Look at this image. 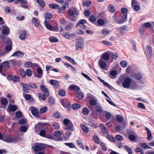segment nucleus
I'll return each instance as SVG.
<instances>
[{
    "label": "nucleus",
    "instance_id": "f257e3e1",
    "mask_svg": "<svg viewBox=\"0 0 154 154\" xmlns=\"http://www.w3.org/2000/svg\"><path fill=\"white\" fill-rule=\"evenodd\" d=\"M10 64L9 61H6L0 65V73L3 75L5 76L7 75V73L5 71L10 68Z\"/></svg>",
    "mask_w": 154,
    "mask_h": 154
},
{
    "label": "nucleus",
    "instance_id": "f03ea898",
    "mask_svg": "<svg viewBox=\"0 0 154 154\" xmlns=\"http://www.w3.org/2000/svg\"><path fill=\"white\" fill-rule=\"evenodd\" d=\"M68 14L70 17H72L70 18V19L75 21L77 19V16L79 14V11L75 7H72L69 9Z\"/></svg>",
    "mask_w": 154,
    "mask_h": 154
},
{
    "label": "nucleus",
    "instance_id": "7ed1b4c3",
    "mask_svg": "<svg viewBox=\"0 0 154 154\" xmlns=\"http://www.w3.org/2000/svg\"><path fill=\"white\" fill-rule=\"evenodd\" d=\"M47 146V145L44 144L35 143L33 144L32 149L34 152H37L45 149Z\"/></svg>",
    "mask_w": 154,
    "mask_h": 154
},
{
    "label": "nucleus",
    "instance_id": "20e7f679",
    "mask_svg": "<svg viewBox=\"0 0 154 154\" xmlns=\"http://www.w3.org/2000/svg\"><path fill=\"white\" fill-rule=\"evenodd\" d=\"M84 40L81 38L76 40L75 43L76 48L77 51L82 50L84 47Z\"/></svg>",
    "mask_w": 154,
    "mask_h": 154
},
{
    "label": "nucleus",
    "instance_id": "39448f33",
    "mask_svg": "<svg viewBox=\"0 0 154 154\" xmlns=\"http://www.w3.org/2000/svg\"><path fill=\"white\" fill-rule=\"evenodd\" d=\"M2 140L5 142L8 143H13L17 141V139L11 135H8L6 137L3 138Z\"/></svg>",
    "mask_w": 154,
    "mask_h": 154
},
{
    "label": "nucleus",
    "instance_id": "423d86ee",
    "mask_svg": "<svg viewBox=\"0 0 154 154\" xmlns=\"http://www.w3.org/2000/svg\"><path fill=\"white\" fill-rule=\"evenodd\" d=\"M131 82V79L130 78H125L124 82L122 83V86L126 88H129Z\"/></svg>",
    "mask_w": 154,
    "mask_h": 154
},
{
    "label": "nucleus",
    "instance_id": "0eeeda50",
    "mask_svg": "<svg viewBox=\"0 0 154 154\" xmlns=\"http://www.w3.org/2000/svg\"><path fill=\"white\" fill-rule=\"evenodd\" d=\"M98 65L102 69L104 70H107V64L105 60L103 58L99 59L98 61Z\"/></svg>",
    "mask_w": 154,
    "mask_h": 154
},
{
    "label": "nucleus",
    "instance_id": "6e6552de",
    "mask_svg": "<svg viewBox=\"0 0 154 154\" xmlns=\"http://www.w3.org/2000/svg\"><path fill=\"white\" fill-rule=\"evenodd\" d=\"M21 4V6L24 8H28V5H27L28 2L26 0H17L14 1V3L17 4L18 2Z\"/></svg>",
    "mask_w": 154,
    "mask_h": 154
},
{
    "label": "nucleus",
    "instance_id": "1a4fd4ad",
    "mask_svg": "<svg viewBox=\"0 0 154 154\" xmlns=\"http://www.w3.org/2000/svg\"><path fill=\"white\" fill-rule=\"evenodd\" d=\"M8 80L12 81L13 82H17L20 80V78L18 76H13L11 75H9L7 77Z\"/></svg>",
    "mask_w": 154,
    "mask_h": 154
},
{
    "label": "nucleus",
    "instance_id": "9d476101",
    "mask_svg": "<svg viewBox=\"0 0 154 154\" xmlns=\"http://www.w3.org/2000/svg\"><path fill=\"white\" fill-rule=\"evenodd\" d=\"M87 23L86 20L84 19L81 20L77 24V27H79L82 29H85L86 28V26L85 25V23Z\"/></svg>",
    "mask_w": 154,
    "mask_h": 154
},
{
    "label": "nucleus",
    "instance_id": "9b49d317",
    "mask_svg": "<svg viewBox=\"0 0 154 154\" xmlns=\"http://www.w3.org/2000/svg\"><path fill=\"white\" fill-rule=\"evenodd\" d=\"M40 88L43 93L45 94L47 97L49 96V92L48 89L45 85H41Z\"/></svg>",
    "mask_w": 154,
    "mask_h": 154
},
{
    "label": "nucleus",
    "instance_id": "f8f14e48",
    "mask_svg": "<svg viewBox=\"0 0 154 154\" xmlns=\"http://www.w3.org/2000/svg\"><path fill=\"white\" fill-rule=\"evenodd\" d=\"M146 50L147 54V57L149 59L150 58L152 54V50L150 46L149 45H146Z\"/></svg>",
    "mask_w": 154,
    "mask_h": 154
},
{
    "label": "nucleus",
    "instance_id": "ddd939ff",
    "mask_svg": "<svg viewBox=\"0 0 154 154\" xmlns=\"http://www.w3.org/2000/svg\"><path fill=\"white\" fill-rule=\"evenodd\" d=\"M10 31L9 28L7 26L4 25L2 26V32L3 34L7 35L9 34Z\"/></svg>",
    "mask_w": 154,
    "mask_h": 154
},
{
    "label": "nucleus",
    "instance_id": "4468645a",
    "mask_svg": "<svg viewBox=\"0 0 154 154\" xmlns=\"http://www.w3.org/2000/svg\"><path fill=\"white\" fill-rule=\"evenodd\" d=\"M20 85L22 87V90L23 92L26 93H28L29 92V90L28 88L29 87L27 84L21 83Z\"/></svg>",
    "mask_w": 154,
    "mask_h": 154
},
{
    "label": "nucleus",
    "instance_id": "2eb2a0df",
    "mask_svg": "<svg viewBox=\"0 0 154 154\" xmlns=\"http://www.w3.org/2000/svg\"><path fill=\"white\" fill-rule=\"evenodd\" d=\"M35 76L38 78H41L43 76V71L40 67H38L37 69V73L34 74Z\"/></svg>",
    "mask_w": 154,
    "mask_h": 154
},
{
    "label": "nucleus",
    "instance_id": "dca6fc26",
    "mask_svg": "<svg viewBox=\"0 0 154 154\" xmlns=\"http://www.w3.org/2000/svg\"><path fill=\"white\" fill-rule=\"evenodd\" d=\"M39 135L42 137H45L47 138L50 139H53V137L51 134H49V135H46V133L45 131L44 130H41L39 132Z\"/></svg>",
    "mask_w": 154,
    "mask_h": 154
},
{
    "label": "nucleus",
    "instance_id": "f3484780",
    "mask_svg": "<svg viewBox=\"0 0 154 154\" xmlns=\"http://www.w3.org/2000/svg\"><path fill=\"white\" fill-rule=\"evenodd\" d=\"M11 64L14 66H18L22 65V62L20 61L15 59H13L9 61Z\"/></svg>",
    "mask_w": 154,
    "mask_h": 154
},
{
    "label": "nucleus",
    "instance_id": "a211bd4d",
    "mask_svg": "<svg viewBox=\"0 0 154 154\" xmlns=\"http://www.w3.org/2000/svg\"><path fill=\"white\" fill-rule=\"evenodd\" d=\"M30 109L32 115L36 117L38 116V113L37 109L35 107H30Z\"/></svg>",
    "mask_w": 154,
    "mask_h": 154
},
{
    "label": "nucleus",
    "instance_id": "6ab92c4d",
    "mask_svg": "<svg viewBox=\"0 0 154 154\" xmlns=\"http://www.w3.org/2000/svg\"><path fill=\"white\" fill-rule=\"evenodd\" d=\"M63 36L67 39H72L73 37L75 36V35L74 34L66 32L63 33Z\"/></svg>",
    "mask_w": 154,
    "mask_h": 154
},
{
    "label": "nucleus",
    "instance_id": "aec40b11",
    "mask_svg": "<svg viewBox=\"0 0 154 154\" xmlns=\"http://www.w3.org/2000/svg\"><path fill=\"white\" fill-rule=\"evenodd\" d=\"M122 20H120V19H117L116 20H115V22L119 24L122 23L125 21L127 19V15H126L124 17H122Z\"/></svg>",
    "mask_w": 154,
    "mask_h": 154
},
{
    "label": "nucleus",
    "instance_id": "412c9836",
    "mask_svg": "<svg viewBox=\"0 0 154 154\" xmlns=\"http://www.w3.org/2000/svg\"><path fill=\"white\" fill-rule=\"evenodd\" d=\"M8 109L10 111L15 112L17 109V107L16 105L10 104L8 105Z\"/></svg>",
    "mask_w": 154,
    "mask_h": 154
},
{
    "label": "nucleus",
    "instance_id": "4be33fe9",
    "mask_svg": "<svg viewBox=\"0 0 154 154\" xmlns=\"http://www.w3.org/2000/svg\"><path fill=\"white\" fill-rule=\"evenodd\" d=\"M64 129L65 130H69L72 131H73L74 130L73 128V125L71 122L67 125H66L64 128Z\"/></svg>",
    "mask_w": 154,
    "mask_h": 154
},
{
    "label": "nucleus",
    "instance_id": "5701e85b",
    "mask_svg": "<svg viewBox=\"0 0 154 154\" xmlns=\"http://www.w3.org/2000/svg\"><path fill=\"white\" fill-rule=\"evenodd\" d=\"M137 85L136 82L134 81H132L130 85V88L131 89H135L137 88Z\"/></svg>",
    "mask_w": 154,
    "mask_h": 154
},
{
    "label": "nucleus",
    "instance_id": "b1692460",
    "mask_svg": "<svg viewBox=\"0 0 154 154\" xmlns=\"http://www.w3.org/2000/svg\"><path fill=\"white\" fill-rule=\"evenodd\" d=\"M69 88L73 90L74 91H78L80 90V88L78 86L74 84L70 85Z\"/></svg>",
    "mask_w": 154,
    "mask_h": 154
},
{
    "label": "nucleus",
    "instance_id": "393cba45",
    "mask_svg": "<svg viewBox=\"0 0 154 154\" xmlns=\"http://www.w3.org/2000/svg\"><path fill=\"white\" fill-rule=\"evenodd\" d=\"M95 109L96 110V112L97 113V114L98 116H100L103 111L101 107L97 105L96 106Z\"/></svg>",
    "mask_w": 154,
    "mask_h": 154
},
{
    "label": "nucleus",
    "instance_id": "a878e982",
    "mask_svg": "<svg viewBox=\"0 0 154 154\" xmlns=\"http://www.w3.org/2000/svg\"><path fill=\"white\" fill-rule=\"evenodd\" d=\"M145 129L147 133V138L149 140H151V138L152 137V135L149 129L146 127H145Z\"/></svg>",
    "mask_w": 154,
    "mask_h": 154
},
{
    "label": "nucleus",
    "instance_id": "bb28decb",
    "mask_svg": "<svg viewBox=\"0 0 154 154\" xmlns=\"http://www.w3.org/2000/svg\"><path fill=\"white\" fill-rule=\"evenodd\" d=\"M23 55L24 54L22 52L17 51L15 52L11 56H17L19 57L23 56Z\"/></svg>",
    "mask_w": 154,
    "mask_h": 154
},
{
    "label": "nucleus",
    "instance_id": "cd10ccee",
    "mask_svg": "<svg viewBox=\"0 0 154 154\" xmlns=\"http://www.w3.org/2000/svg\"><path fill=\"white\" fill-rule=\"evenodd\" d=\"M132 77L135 79L140 80L142 78V75L140 74L137 73L133 74Z\"/></svg>",
    "mask_w": 154,
    "mask_h": 154
},
{
    "label": "nucleus",
    "instance_id": "c85d7f7f",
    "mask_svg": "<svg viewBox=\"0 0 154 154\" xmlns=\"http://www.w3.org/2000/svg\"><path fill=\"white\" fill-rule=\"evenodd\" d=\"M110 58V56L109 54L106 53H104L102 54L100 58H103L104 60H108Z\"/></svg>",
    "mask_w": 154,
    "mask_h": 154
},
{
    "label": "nucleus",
    "instance_id": "c756f323",
    "mask_svg": "<svg viewBox=\"0 0 154 154\" xmlns=\"http://www.w3.org/2000/svg\"><path fill=\"white\" fill-rule=\"evenodd\" d=\"M119 32L120 33L122 34H124L126 31V27L124 26H122L119 28Z\"/></svg>",
    "mask_w": 154,
    "mask_h": 154
},
{
    "label": "nucleus",
    "instance_id": "7c9ffc66",
    "mask_svg": "<svg viewBox=\"0 0 154 154\" xmlns=\"http://www.w3.org/2000/svg\"><path fill=\"white\" fill-rule=\"evenodd\" d=\"M109 11L112 12L114 13L116 10V8L112 4L109 5L108 6Z\"/></svg>",
    "mask_w": 154,
    "mask_h": 154
},
{
    "label": "nucleus",
    "instance_id": "2f4dec72",
    "mask_svg": "<svg viewBox=\"0 0 154 154\" xmlns=\"http://www.w3.org/2000/svg\"><path fill=\"white\" fill-rule=\"evenodd\" d=\"M49 40L52 43H55L58 41V39L55 36H51L49 38Z\"/></svg>",
    "mask_w": 154,
    "mask_h": 154
},
{
    "label": "nucleus",
    "instance_id": "473e14b6",
    "mask_svg": "<svg viewBox=\"0 0 154 154\" xmlns=\"http://www.w3.org/2000/svg\"><path fill=\"white\" fill-rule=\"evenodd\" d=\"M80 126L82 130L85 132L87 133L89 132L88 128L85 125L82 124L80 125Z\"/></svg>",
    "mask_w": 154,
    "mask_h": 154
},
{
    "label": "nucleus",
    "instance_id": "72a5a7b5",
    "mask_svg": "<svg viewBox=\"0 0 154 154\" xmlns=\"http://www.w3.org/2000/svg\"><path fill=\"white\" fill-rule=\"evenodd\" d=\"M26 36V32L25 30H23L20 36V38L22 40L25 39Z\"/></svg>",
    "mask_w": 154,
    "mask_h": 154
},
{
    "label": "nucleus",
    "instance_id": "f704fd0d",
    "mask_svg": "<svg viewBox=\"0 0 154 154\" xmlns=\"http://www.w3.org/2000/svg\"><path fill=\"white\" fill-rule=\"evenodd\" d=\"M48 6L50 8L55 9H57L59 7L58 5L55 4H50Z\"/></svg>",
    "mask_w": 154,
    "mask_h": 154
},
{
    "label": "nucleus",
    "instance_id": "c9c22d12",
    "mask_svg": "<svg viewBox=\"0 0 154 154\" xmlns=\"http://www.w3.org/2000/svg\"><path fill=\"white\" fill-rule=\"evenodd\" d=\"M12 49V44H9L6 45L5 47L6 52L7 53L10 51Z\"/></svg>",
    "mask_w": 154,
    "mask_h": 154
},
{
    "label": "nucleus",
    "instance_id": "e433bc0d",
    "mask_svg": "<svg viewBox=\"0 0 154 154\" xmlns=\"http://www.w3.org/2000/svg\"><path fill=\"white\" fill-rule=\"evenodd\" d=\"M64 57V58H66V59L68 60L69 61L73 64L74 65L76 64V63L75 61L73 59H72L70 57L68 56H65Z\"/></svg>",
    "mask_w": 154,
    "mask_h": 154
},
{
    "label": "nucleus",
    "instance_id": "4c0bfd02",
    "mask_svg": "<svg viewBox=\"0 0 154 154\" xmlns=\"http://www.w3.org/2000/svg\"><path fill=\"white\" fill-rule=\"evenodd\" d=\"M124 147V149L127 151L128 154H133L132 150L129 146L125 145Z\"/></svg>",
    "mask_w": 154,
    "mask_h": 154
},
{
    "label": "nucleus",
    "instance_id": "58836bf2",
    "mask_svg": "<svg viewBox=\"0 0 154 154\" xmlns=\"http://www.w3.org/2000/svg\"><path fill=\"white\" fill-rule=\"evenodd\" d=\"M58 14H60L64 13L66 10V7L65 6L61 7L58 8Z\"/></svg>",
    "mask_w": 154,
    "mask_h": 154
},
{
    "label": "nucleus",
    "instance_id": "ea45409f",
    "mask_svg": "<svg viewBox=\"0 0 154 154\" xmlns=\"http://www.w3.org/2000/svg\"><path fill=\"white\" fill-rule=\"evenodd\" d=\"M3 42H5L6 44H12V42L11 40L8 38L5 37L4 38H2Z\"/></svg>",
    "mask_w": 154,
    "mask_h": 154
},
{
    "label": "nucleus",
    "instance_id": "a19ab883",
    "mask_svg": "<svg viewBox=\"0 0 154 154\" xmlns=\"http://www.w3.org/2000/svg\"><path fill=\"white\" fill-rule=\"evenodd\" d=\"M28 129V127L26 126H22L20 128V131L22 132H25Z\"/></svg>",
    "mask_w": 154,
    "mask_h": 154
},
{
    "label": "nucleus",
    "instance_id": "79ce46f5",
    "mask_svg": "<svg viewBox=\"0 0 154 154\" xmlns=\"http://www.w3.org/2000/svg\"><path fill=\"white\" fill-rule=\"evenodd\" d=\"M32 21L34 22L35 26L36 27H37L39 26V22L38 21L37 19L36 18L33 17L32 18Z\"/></svg>",
    "mask_w": 154,
    "mask_h": 154
},
{
    "label": "nucleus",
    "instance_id": "37998d69",
    "mask_svg": "<svg viewBox=\"0 0 154 154\" xmlns=\"http://www.w3.org/2000/svg\"><path fill=\"white\" fill-rule=\"evenodd\" d=\"M44 24L45 27L48 29L51 30L52 26L48 23V22L47 20H45L44 21Z\"/></svg>",
    "mask_w": 154,
    "mask_h": 154
},
{
    "label": "nucleus",
    "instance_id": "c03bdc74",
    "mask_svg": "<svg viewBox=\"0 0 154 154\" xmlns=\"http://www.w3.org/2000/svg\"><path fill=\"white\" fill-rule=\"evenodd\" d=\"M82 112L83 114L87 115L89 112V110L88 108L85 107L82 109Z\"/></svg>",
    "mask_w": 154,
    "mask_h": 154
},
{
    "label": "nucleus",
    "instance_id": "a18cd8bd",
    "mask_svg": "<svg viewBox=\"0 0 154 154\" xmlns=\"http://www.w3.org/2000/svg\"><path fill=\"white\" fill-rule=\"evenodd\" d=\"M106 137L109 140L112 142H114L116 141L115 138L111 135L108 134L107 135Z\"/></svg>",
    "mask_w": 154,
    "mask_h": 154
},
{
    "label": "nucleus",
    "instance_id": "49530a36",
    "mask_svg": "<svg viewBox=\"0 0 154 154\" xmlns=\"http://www.w3.org/2000/svg\"><path fill=\"white\" fill-rule=\"evenodd\" d=\"M52 126L55 130H58L60 128V126L56 122H53Z\"/></svg>",
    "mask_w": 154,
    "mask_h": 154
},
{
    "label": "nucleus",
    "instance_id": "de8ad7c7",
    "mask_svg": "<svg viewBox=\"0 0 154 154\" xmlns=\"http://www.w3.org/2000/svg\"><path fill=\"white\" fill-rule=\"evenodd\" d=\"M52 17V14L50 13H47L46 14V16L45 17V20H48L51 19Z\"/></svg>",
    "mask_w": 154,
    "mask_h": 154
},
{
    "label": "nucleus",
    "instance_id": "09e8293b",
    "mask_svg": "<svg viewBox=\"0 0 154 154\" xmlns=\"http://www.w3.org/2000/svg\"><path fill=\"white\" fill-rule=\"evenodd\" d=\"M26 73L28 76L30 77L32 75V72L30 69H28L26 70Z\"/></svg>",
    "mask_w": 154,
    "mask_h": 154
},
{
    "label": "nucleus",
    "instance_id": "8fccbe9b",
    "mask_svg": "<svg viewBox=\"0 0 154 154\" xmlns=\"http://www.w3.org/2000/svg\"><path fill=\"white\" fill-rule=\"evenodd\" d=\"M115 140L116 139L117 140L119 141H121L122 140L123 137L122 136L120 135L117 134L115 136Z\"/></svg>",
    "mask_w": 154,
    "mask_h": 154
},
{
    "label": "nucleus",
    "instance_id": "3c124183",
    "mask_svg": "<svg viewBox=\"0 0 154 154\" xmlns=\"http://www.w3.org/2000/svg\"><path fill=\"white\" fill-rule=\"evenodd\" d=\"M76 96L79 99H82L84 97L83 94L82 92L77 93L76 94Z\"/></svg>",
    "mask_w": 154,
    "mask_h": 154
},
{
    "label": "nucleus",
    "instance_id": "603ef678",
    "mask_svg": "<svg viewBox=\"0 0 154 154\" xmlns=\"http://www.w3.org/2000/svg\"><path fill=\"white\" fill-rule=\"evenodd\" d=\"M128 11V9L126 8H122L121 9V11L122 14H125V16L127 15V13Z\"/></svg>",
    "mask_w": 154,
    "mask_h": 154
},
{
    "label": "nucleus",
    "instance_id": "864d4df0",
    "mask_svg": "<svg viewBox=\"0 0 154 154\" xmlns=\"http://www.w3.org/2000/svg\"><path fill=\"white\" fill-rule=\"evenodd\" d=\"M62 133L61 131H57L54 133V135L56 137H58L60 136Z\"/></svg>",
    "mask_w": 154,
    "mask_h": 154
},
{
    "label": "nucleus",
    "instance_id": "5fc2aeb1",
    "mask_svg": "<svg viewBox=\"0 0 154 154\" xmlns=\"http://www.w3.org/2000/svg\"><path fill=\"white\" fill-rule=\"evenodd\" d=\"M48 108L47 106H45L41 108L40 110V112L41 113H44L47 111Z\"/></svg>",
    "mask_w": 154,
    "mask_h": 154
},
{
    "label": "nucleus",
    "instance_id": "6e6d98bb",
    "mask_svg": "<svg viewBox=\"0 0 154 154\" xmlns=\"http://www.w3.org/2000/svg\"><path fill=\"white\" fill-rule=\"evenodd\" d=\"M21 76L23 78H25L26 76V72L22 68L20 69Z\"/></svg>",
    "mask_w": 154,
    "mask_h": 154
},
{
    "label": "nucleus",
    "instance_id": "4d7b16f0",
    "mask_svg": "<svg viewBox=\"0 0 154 154\" xmlns=\"http://www.w3.org/2000/svg\"><path fill=\"white\" fill-rule=\"evenodd\" d=\"M93 138L95 142L97 144H98L100 143L99 139L96 135H94L93 136Z\"/></svg>",
    "mask_w": 154,
    "mask_h": 154
},
{
    "label": "nucleus",
    "instance_id": "13d9d810",
    "mask_svg": "<svg viewBox=\"0 0 154 154\" xmlns=\"http://www.w3.org/2000/svg\"><path fill=\"white\" fill-rule=\"evenodd\" d=\"M80 107V105L77 103H74L73 104L72 106V107L73 109L74 110L77 109Z\"/></svg>",
    "mask_w": 154,
    "mask_h": 154
},
{
    "label": "nucleus",
    "instance_id": "bf43d9fd",
    "mask_svg": "<svg viewBox=\"0 0 154 154\" xmlns=\"http://www.w3.org/2000/svg\"><path fill=\"white\" fill-rule=\"evenodd\" d=\"M38 95L39 98L43 100H45L46 99V97L45 95L43 94L40 93H39L38 94Z\"/></svg>",
    "mask_w": 154,
    "mask_h": 154
},
{
    "label": "nucleus",
    "instance_id": "052dcab7",
    "mask_svg": "<svg viewBox=\"0 0 154 154\" xmlns=\"http://www.w3.org/2000/svg\"><path fill=\"white\" fill-rule=\"evenodd\" d=\"M58 93L59 95L62 97H64L65 95L66 92L64 90L61 89L59 90Z\"/></svg>",
    "mask_w": 154,
    "mask_h": 154
},
{
    "label": "nucleus",
    "instance_id": "680f3d73",
    "mask_svg": "<svg viewBox=\"0 0 154 154\" xmlns=\"http://www.w3.org/2000/svg\"><path fill=\"white\" fill-rule=\"evenodd\" d=\"M100 145L101 146L102 149L104 151H106L107 150V149L106 146L105 144L102 142L100 143Z\"/></svg>",
    "mask_w": 154,
    "mask_h": 154
},
{
    "label": "nucleus",
    "instance_id": "e2e57ef3",
    "mask_svg": "<svg viewBox=\"0 0 154 154\" xmlns=\"http://www.w3.org/2000/svg\"><path fill=\"white\" fill-rule=\"evenodd\" d=\"M102 33L104 35H106L110 33V31L106 28H104L102 30Z\"/></svg>",
    "mask_w": 154,
    "mask_h": 154
},
{
    "label": "nucleus",
    "instance_id": "0e129e2a",
    "mask_svg": "<svg viewBox=\"0 0 154 154\" xmlns=\"http://www.w3.org/2000/svg\"><path fill=\"white\" fill-rule=\"evenodd\" d=\"M143 26L144 27L149 28L151 27V25L150 23L147 22L143 23Z\"/></svg>",
    "mask_w": 154,
    "mask_h": 154
},
{
    "label": "nucleus",
    "instance_id": "69168bd1",
    "mask_svg": "<svg viewBox=\"0 0 154 154\" xmlns=\"http://www.w3.org/2000/svg\"><path fill=\"white\" fill-rule=\"evenodd\" d=\"M65 108H67V109H71V104L69 102H66L64 105H63V106Z\"/></svg>",
    "mask_w": 154,
    "mask_h": 154
},
{
    "label": "nucleus",
    "instance_id": "338daca9",
    "mask_svg": "<svg viewBox=\"0 0 154 154\" xmlns=\"http://www.w3.org/2000/svg\"><path fill=\"white\" fill-rule=\"evenodd\" d=\"M116 118L118 121L119 122H122L123 120V118L120 115H117Z\"/></svg>",
    "mask_w": 154,
    "mask_h": 154
},
{
    "label": "nucleus",
    "instance_id": "774afa93",
    "mask_svg": "<svg viewBox=\"0 0 154 154\" xmlns=\"http://www.w3.org/2000/svg\"><path fill=\"white\" fill-rule=\"evenodd\" d=\"M38 4L41 7H43L45 6V3L43 0H37Z\"/></svg>",
    "mask_w": 154,
    "mask_h": 154
}]
</instances>
